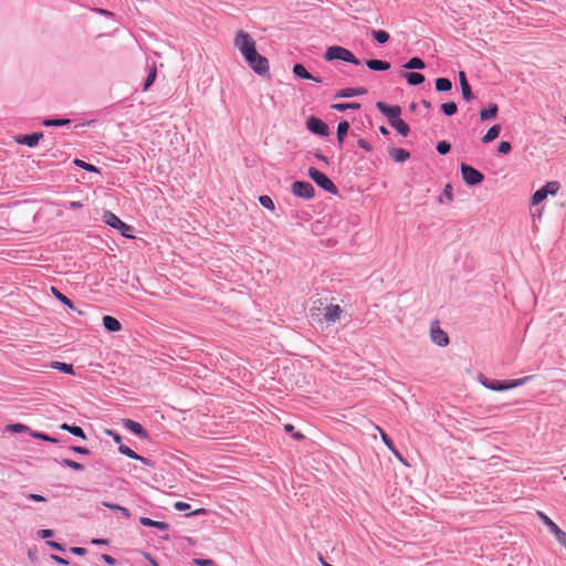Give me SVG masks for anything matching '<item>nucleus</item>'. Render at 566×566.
I'll use <instances>...</instances> for the list:
<instances>
[{"label": "nucleus", "instance_id": "nucleus-1", "mask_svg": "<svg viewBox=\"0 0 566 566\" xmlns=\"http://www.w3.org/2000/svg\"><path fill=\"white\" fill-rule=\"evenodd\" d=\"M530 378L531 377L527 376V377H523V378H518V379H514V380L501 381V380L490 379V378L485 377L483 374H479V376H478V379L481 385H483L485 388L494 390V391H503V390L516 388L521 385H524L527 380H530Z\"/></svg>", "mask_w": 566, "mask_h": 566}, {"label": "nucleus", "instance_id": "nucleus-2", "mask_svg": "<svg viewBox=\"0 0 566 566\" xmlns=\"http://www.w3.org/2000/svg\"><path fill=\"white\" fill-rule=\"evenodd\" d=\"M324 59L326 61L340 60L354 65L360 64V61L348 49L338 45L327 48Z\"/></svg>", "mask_w": 566, "mask_h": 566}, {"label": "nucleus", "instance_id": "nucleus-3", "mask_svg": "<svg viewBox=\"0 0 566 566\" xmlns=\"http://www.w3.org/2000/svg\"><path fill=\"white\" fill-rule=\"evenodd\" d=\"M234 46L240 51L243 57L254 54V51L256 50L255 41L244 31H239L237 33L234 38Z\"/></svg>", "mask_w": 566, "mask_h": 566}, {"label": "nucleus", "instance_id": "nucleus-4", "mask_svg": "<svg viewBox=\"0 0 566 566\" xmlns=\"http://www.w3.org/2000/svg\"><path fill=\"white\" fill-rule=\"evenodd\" d=\"M103 220L109 227L117 229L122 235L126 238H133V228L129 224L122 221L115 213L111 211H105L103 214Z\"/></svg>", "mask_w": 566, "mask_h": 566}, {"label": "nucleus", "instance_id": "nucleus-5", "mask_svg": "<svg viewBox=\"0 0 566 566\" xmlns=\"http://www.w3.org/2000/svg\"><path fill=\"white\" fill-rule=\"evenodd\" d=\"M308 176L325 191H328L333 195L337 193V187L324 172L317 170L314 167H310Z\"/></svg>", "mask_w": 566, "mask_h": 566}, {"label": "nucleus", "instance_id": "nucleus-6", "mask_svg": "<svg viewBox=\"0 0 566 566\" xmlns=\"http://www.w3.org/2000/svg\"><path fill=\"white\" fill-rule=\"evenodd\" d=\"M249 66L258 74H265L269 71V61L265 56L259 54L256 50L254 54L244 57Z\"/></svg>", "mask_w": 566, "mask_h": 566}, {"label": "nucleus", "instance_id": "nucleus-7", "mask_svg": "<svg viewBox=\"0 0 566 566\" xmlns=\"http://www.w3.org/2000/svg\"><path fill=\"white\" fill-rule=\"evenodd\" d=\"M460 169H461V174H462V178H463L464 182L469 186L479 185L484 179V176L482 172H480L479 170H476L475 168H473L467 164H461Z\"/></svg>", "mask_w": 566, "mask_h": 566}, {"label": "nucleus", "instance_id": "nucleus-8", "mask_svg": "<svg viewBox=\"0 0 566 566\" xmlns=\"http://www.w3.org/2000/svg\"><path fill=\"white\" fill-rule=\"evenodd\" d=\"M538 516L543 523L547 526L548 531L555 535L556 541L566 547V533L562 531L557 524H555L547 515L538 512Z\"/></svg>", "mask_w": 566, "mask_h": 566}, {"label": "nucleus", "instance_id": "nucleus-9", "mask_svg": "<svg viewBox=\"0 0 566 566\" xmlns=\"http://www.w3.org/2000/svg\"><path fill=\"white\" fill-rule=\"evenodd\" d=\"M292 192L296 197L311 199L315 195V189L307 181H294L292 184Z\"/></svg>", "mask_w": 566, "mask_h": 566}, {"label": "nucleus", "instance_id": "nucleus-10", "mask_svg": "<svg viewBox=\"0 0 566 566\" xmlns=\"http://www.w3.org/2000/svg\"><path fill=\"white\" fill-rule=\"evenodd\" d=\"M306 127L314 134L319 136H328L329 135V128L326 123H324L322 119L317 117H310L306 120Z\"/></svg>", "mask_w": 566, "mask_h": 566}, {"label": "nucleus", "instance_id": "nucleus-11", "mask_svg": "<svg viewBox=\"0 0 566 566\" xmlns=\"http://www.w3.org/2000/svg\"><path fill=\"white\" fill-rule=\"evenodd\" d=\"M376 107L378 108V111L381 114H384L388 118L390 124L392 122H395L397 118H399V116L401 114V108H400V106H397V105L388 106L384 102H377Z\"/></svg>", "mask_w": 566, "mask_h": 566}, {"label": "nucleus", "instance_id": "nucleus-12", "mask_svg": "<svg viewBox=\"0 0 566 566\" xmlns=\"http://www.w3.org/2000/svg\"><path fill=\"white\" fill-rule=\"evenodd\" d=\"M430 335L432 342L440 346H446L449 343V337L447 333L440 328L438 322L432 323L430 328Z\"/></svg>", "mask_w": 566, "mask_h": 566}, {"label": "nucleus", "instance_id": "nucleus-13", "mask_svg": "<svg viewBox=\"0 0 566 566\" xmlns=\"http://www.w3.org/2000/svg\"><path fill=\"white\" fill-rule=\"evenodd\" d=\"M343 310L339 305L331 304L324 308V318L328 323H335L340 318Z\"/></svg>", "mask_w": 566, "mask_h": 566}, {"label": "nucleus", "instance_id": "nucleus-14", "mask_svg": "<svg viewBox=\"0 0 566 566\" xmlns=\"http://www.w3.org/2000/svg\"><path fill=\"white\" fill-rule=\"evenodd\" d=\"M42 138V133H33L29 135L19 136L15 138V142L18 144L27 145L29 147H35Z\"/></svg>", "mask_w": 566, "mask_h": 566}, {"label": "nucleus", "instance_id": "nucleus-15", "mask_svg": "<svg viewBox=\"0 0 566 566\" xmlns=\"http://www.w3.org/2000/svg\"><path fill=\"white\" fill-rule=\"evenodd\" d=\"M124 427L142 439H145L148 436L144 427L132 419H125Z\"/></svg>", "mask_w": 566, "mask_h": 566}, {"label": "nucleus", "instance_id": "nucleus-16", "mask_svg": "<svg viewBox=\"0 0 566 566\" xmlns=\"http://www.w3.org/2000/svg\"><path fill=\"white\" fill-rule=\"evenodd\" d=\"M459 80H460V86H461V93L465 101L470 102L474 98L473 93L471 91V86L467 80V75L464 72L459 73Z\"/></svg>", "mask_w": 566, "mask_h": 566}, {"label": "nucleus", "instance_id": "nucleus-17", "mask_svg": "<svg viewBox=\"0 0 566 566\" xmlns=\"http://www.w3.org/2000/svg\"><path fill=\"white\" fill-rule=\"evenodd\" d=\"M389 156L396 163H403L409 159L410 154L403 148L392 147L389 149Z\"/></svg>", "mask_w": 566, "mask_h": 566}, {"label": "nucleus", "instance_id": "nucleus-18", "mask_svg": "<svg viewBox=\"0 0 566 566\" xmlns=\"http://www.w3.org/2000/svg\"><path fill=\"white\" fill-rule=\"evenodd\" d=\"M293 73L301 77V78H304V80H313L317 83H321L322 81L318 78V77H315L314 75H312L311 73L307 72V70L305 69V66L303 64H295L293 66Z\"/></svg>", "mask_w": 566, "mask_h": 566}, {"label": "nucleus", "instance_id": "nucleus-19", "mask_svg": "<svg viewBox=\"0 0 566 566\" xmlns=\"http://www.w3.org/2000/svg\"><path fill=\"white\" fill-rule=\"evenodd\" d=\"M139 522L144 526L155 527V528H158L161 531H167L170 527L169 524L166 522L154 521V520H151L149 517H145V516H142Z\"/></svg>", "mask_w": 566, "mask_h": 566}, {"label": "nucleus", "instance_id": "nucleus-20", "mask_svg": "<svg viewBox=\"0 0 566 566\" xmlns=\"http://www.w3.org/2000/svg\"><path fill=\"white\" fill-rule=\"evenodd\" d=\"M103 325L108 332H118L122 329L119 321L109 315H105L103 317Z\"/></svg>", "mask_w": 566, "mask_h": 566}, {"label": "nucleus", "instance_id": "nucleus-21", "mask_svg": "<svg viewBox=\"0 0 566 566\" xmlns=\"http://www.w3.org/2000/svg\"><path fill=\"white\" fill-rule=\"evenodd\" d=\"M367 93V90L365 87H358V88H343L336 93V97H352L356 95H364Z\"/></svg>", "mask_w": 566, "mask_h": 566}, {"label": "nucleus", "instance_id": "nucleus-22", "mask_svg": "<svg viewBox=\"0 0 566 566\" xmlns=\"http://www.w3.org/2000/svg\"><path fill=\"white\" fill-rule=\"evenodd\" d=\"M500 133H501V126L497 124L493 125L491 128H489V130L482 137L481 140L483 144H489V143L493 142L494 139H496L499 137Z\"/></svg>", "mask_w": 566, "mask_h": 566}, {"label": "nucleus", "instance_id": "nucleus-23", "mask_svg": "<svg viewBox=\"0 0 566 566\" xmlns=\"http://www.w3.org/2000/svg\"><path fill=\"white\" fill-rule=\"evenodd\" d=\"M497 111H499V108H497L496 104H494V103L490 104V106L488 108L480 111L481 120H488V119L495 118L497 115Z\"/></svg>", "mask_w": 566, "mask_h": 566}, {"label": "nucleus", "instance_id": "nucleus-24", "mask_svg": "<svg viewBox=\"0 0 566 566\" xmlns=\"http://www.w3.org/2000/svg\"><path fill=\"white\" fill-rule=\"evenodd\" d=\"M366 65L373 71H387L390 69V64L381 60H368Z\"/></svg>", "mask_w": 566, "mask_h": 566}, {"label": "nucleus", "instance_id": "nucleus-25", "mask_svg": "<svg viewBox=\"0 0 566 566\" xmlns=\"http://www.w3.org/2000/svg\"><path fill=\"white\" fill-rule=\"evenodd\" d=\"M60 428L62 430L69 431L70 433H72L75 437L82 438L84 440L86 439V434H85L84 430L78 426H70L67 423H62L60 426Z\"/></svg>", "mask_w": 566, "mask_h": 566}, {"label": "nucleus", "instance_id": "nucleus-26", "mask_svg": "<svg viewBox=\"0 0 566 566\" xmlns=\"http://www.w3.org/2000/svg\"><path fill=\"white\" fill-rule=\"evenodd\" d=\"M377 430L380 432L381 434V439L384 441V443L388 447V449H390L394 454L399 459V460H402L400 453L398 452V450L395 448V444L392 442V440L386 434V432L380 429L379 427H377Z\"/></svg>", "mask_w": 566, "mask_h": 566}, {"label": "nucleus", "instance_id": "nucleus-27", "mask_svg": "<svg viewBox=\"0 0 566 566\" xmlns=\"http://www.w3.org/2000/svg\"><path fill=\"white\" fill-rule=\"evenodd\" d=\"M405 77L410 85H420L424 82V76L421 73L410 72L406 73Z\"/></svg>", "mask_w": 566, "mask_h": 566}, {"label": "nucleus", "instance_id": "nucleus-28", "mask_svg": "<svg viewBox=\"0 0 566 566\" xmlns=\"http://www.w3.org/2000/svg\"><path fill=\"white\" fill-rule=\"evenodd\" d=\"M390 125L402 136H407L410 132L408 124L401 118H397Z\"/></svg>", "mask_w": 566, "mask_h": 566}, {"label": "nucleus", "instance_id": "nucleus-29", "mask_svg": "<svg viewBox=\"0 0 566 566\" xmlns=\"http://www.w3.org/2000/svg\"><path fill=\"white\" fill-rule=\"evenodd\" d=\"M51 292L52 294L54 295V297L56 300H59L61 303H63L64 305H66L71 310H74V304L73 302L67 297L65 296L64 294H62L56 287L52 286L51 287Z\"/></svg>", "mask_w": 566, "mask_h": 566}, {"label": "nucleus", "instance_id": "nucleus-30", "mask_svg": "<svg viewBox=\"0 0 566 566\" xmlns=\"http://www.w3.org/2000/svg\"><path fill=\"white\" fill-rule=\"evenodd\" d=\"M349 129V123L347 120H343L337 126V140L339 145L344 143V138L347 135Z\"/></svg>", "mask_w": 566, "mask_h": 566}, {"label": "nucleus", "instance_id": "nucleus-31", "mask_svg": "<svg viewBox=\"0 0 566 566\" xmlns=\"http://www.w3.org/2000/svg\"><path fill=\"white\" fill-rule=\"evenodd\" d=\"M452 88V83L449 78L439 77L436 80V90L438 92H448Z\"/></svg>", "mask_w": 566, "mask_h": 566}, {"label": "nucleus", "instance_id": "nucleus-32", "mask_svg": "<svg viewBox=\"0 0 566 566\" xmlns=\"http://www.w3.org/2000/svg\"><path fill=\"white\" fill-rule=\"evenodd\" d=\"M424 62L420 57H411L403 67L409 70H422L424 69Z\"/></svg>", "mask_w": 566, "mask_h": 566}, {"label": "nucleus", "instance_id": "nucleus-33", "mask_svg": "<svg viewBox=\"0 0 566 566\" xmlns=\"http://www.w3.org/2000/svg\"><path fill=\"white\" fill-rule=\"evenodd\" d=\"M51 367L65 374H74L73 366L71 364L52 361Z\"/></svg>", "mask_w": 566, "mask_h": 566}, {"label": "nucleus", "instance_id": "nucleus-34", "mask_svg": "<svg viewBox=\"0 0 566 566\" xmlns=\"http://www.w3.org/2000/svg\"><path fill=\"white\" fill-rule=\"evenodd\" d=\"M332 108L339 111V112H344L346 109H358V108H360V104H358V103H338V104H333Z\"/></svg>", "mask_w": 566, "mask_h": 566}, {"label": "nucleus", "instance_id": "nucleus-35", "mask_svg": "<svg viewBox=\"0 0 566 566\" xmlns=\"http://www.w3.org/2000/svg\"><path fill=\"white\" fill-rule=\"evenodd\" d=\"M373 38L380 44H384L386 43L388 40H389V34L388 32L384 31V30H374L373 31Z\"/></svg>", "mask_w": 566, "mask_h": 566}, {"label": "nucleus", "instance_id": "nucleus-36", "mask_svg": "<svg viewBox=\"0 0 566 566\" xmlns=\"http://www.w3.org/2000/svg\"><path fill=\"white\" fill-rule=\"evenodd\" d=\"M6 430L14 433H22L29 430V427L22 423H11L6 427Z\"/></svg>", "mask_w": 566, "mask_h": 566}, {"label": "nucleus", "instance_id": "nucleus-37", "mask_svg": "<svg viewBox=\"0 0 566 566\" xmlns=\"http://www.w3.org/2000/svg\"><path fill=\"white\" fill-rule=\"evenodd\" d=\"M156 76H157V70H156V66L153 65L149 70L148 76L145 81L144 91H147L150 87V85H153V83L156 80Z\"/></svg>", "mask_w": 566, "mask_h": 566}, {"label": "nucleus", "instance_id": "nucleus-38", "mask_svg": "<svg viewBox=\"0 0 566 566\" xmlns=\"http://www.w3.org/2000/svg\"><path fill=\"white\" fill-rule=\"evenodd\" d=\"M441 109L446 115L451 116L457 113L458 106L454 102H448L441 105Z\"/></svg>", "mask_w": 566, "mask_h": 566}, {"label": "nucleus", "instance_id": "nucleus-39", "mask_svg": "<svg viewBox=\"0 0 566 566\" xmlns=\"http://www.w3.org/2000/svg\"><path fill=\"white\" fill-rule=\"evenodd\" d=\"M259 202L261 206H263L264 208H266L271 211H274V209H275L274 202L270 196H266V195L260 196Z\"/></svg>", "mask_w": 566, "mask_h": 566}, {"label": "nucleus", "instance_id": "nucleus-40", "mask_svg": "<svg viewBox=\"0 0 566 566\" xmlns=\"http://www.w3.org/2000/svg\"><path fill=\"white\" fill-rule=\"evenodd\" d=\"M542 188L546 195H555L559 190V184L557 181H549Z\"/></svg>", "mask_w": 566, "mask_h": 566}, {"label": "nucleus", "instance_id": "nucleus-41", "mask_svg": "<svg viewBox=\"0 0 566 566\" xmlns=\"http://www.w3.org/2000/svg\"><path fill=\"white\" fill-rule=\"evenodd\" d=\"M74 165L84 169V170H87V171H93V172H98V168L95 167L94 165H91V164H87L85 163L84 160H81V159H75L74 160Z\"/></svg>", "mask_w": 566, "mask_h": 566}, {"label": "nucleus", "instance_id": "nucleus-42", "mask_svg": "<svg viewBox=\"0 0 566 566\" xmlns=\"http://www.w3.org/2000/svg\"><path fill=\"white\" fill-rule=\"evenodd\" d=\"M62 464L64 467H67L70 469H73L75 471H83L84 470V465L76 462V461H73V460H70V459H63L62 460Z\"/></svg>", "mask_w": 566, "mask_h": 566}, {"label": "nucleus", "instance_id": "nucleus-43", "mask_svg": "<svg viewBox=\"0 0 566 566\" xmlns=\"http://www.w3.org/2000/svg\"><path fill=\"white\" fill-rule=\"evenodd\" d=\"M547 197V195L545 193V191L543 190V188L538 189L533 196H532V203L533 205H538L539 202H542L545 198Z\"/></svg>", "mask_w": 566, "mask_h": 566}, {"label": "nucleus", "instance_id": "nucleus-44", "mask_svg": "<svg viewBox=\"0 0 566 566\" xmlns=\"http://www.w3.org/2000/svg\"><path fill=\"white\" fill-rule=\"evenodd\" d=\"M118 451L130 459L137 458V453L125 444H120Z\"/></svg>", "mask_w": 566, "mask_h": 566}, {"label": "nucleus", "instance_id": "nucleus-45", "mask_svg": "<svg viewBox=\"0 0 566 566\" xmlns=\"http://www.w3.org/2000/svg\"><path fill=\"white\" fill-rule=\"evenodd\" d=\"M70 123V119H45L44 126H63Z\"/></svg>", "mask_w": 566, "mask_h": 566}, {"label": "nucleus", "instance_id": "nucleus-46", "mask_svg": "<svg viewBox=\"0 0 566 566\" xmlns=\"http://www.w3.org/2000/svg\"><path fill=\"white\" fill-rule=\"evenodd\" d=\"M450 149H451V146L446 140L439 142L437 145V151L441 155L448 154L450 151Z\"/></svg>", "mask_w": 566, "mask_h": 566}, {"label": "nucleus", "instance_id": "nucleus-47", "mask_svg": "<svg viewBox=\"0 0 566 566\" xmlns=\"http://www.w3.org/2000/svg\"><path fill=\"white\" fill-rule=\"evenodd\" d=\"M31 436L33 438H38V439H41V440H44V441H49V442H52V443H56L57 442V439L53 438V437H50L45 433H41V432H32Z\"/></svg>", "mask_w": 566, "mask_h": 566}, {"label": "nucleus", "instance_id": "nucleus-48", "mask_svg": "<svg viewBox=\"0 0 566 566\" xmlns=\"http://www.w3.org/2000/svg\"><path fill=\"white\" fill-rule=\"evenodd\" d=\"M512 149V146L509 142H501L497 151L502 155H507Z\"/></svg>", "mask_w": 566, "mask_h": 566}, {"label": "nucleus", "instance_id": "nucleus-49", "mask_svg": "<svg viewBox=\"0 0 566 566\" xmlns=\"http://www.w3.org/2000/svg\"><path fill=\"white\" fill-rule=\"evenodd\" d=\"M46 545H49L53 549H56V551H60V552H64V546L62 544L57 543V542L48 541Z\"/></svg>", "mask_w": 566, "mask_h": 566}, {"label": "nucleus", "instance_id": "nucleus-50", "mask_svg": "<svg viewBox=\"0 0 566 566\" xmlns=\"http://www.w3.org/2000/svg\"><path fill=\"white\" fill-rule=\"evenodd\" d=\"M71 450L80 454H90V450L84 447L73 446L71 447Z\"/></svg>", "mask_w": 566, "mask_h": 566}, {"label": "nucleus", "instance_id": "nucleus-51", "mask_svg": "<svg viewBox=\"0 0 566 566\" xmlns=\"http://www.w3.org/2000/svg\"><path fill=\"white\" fill-rule=\"evenodd\" d=\"M101 557L108 565L114 566L117 563L116 559L114 557H112L111 555L103 554Z\"/></svg>", "mask_w": 566, "mask_h": 566}, {"label": "nucleus", "instance_id": "nucleus-52", "mask_svg": "<svg viewBox=\"0 0 566 566\" xmlns=\"http://www.w3.org/2000/svg\"><path fill=\"white\" fill-rule=\"evenodd\" d=\"M174 507L177 511H186V510L190 509V505L186 502H176Z\"/></svg>", "mask_w": 566, "mask_h": 566}, {"label": "nucleus", "instance_id": "nucleus-53", "mask_svg": "<svg viewBox=\"0 0 566 566\" xmlns=\"http://www.w3.org/2000/svg\"><path fill=\"white\" fill-rule=\"evenodd\" d=\"M53 534L54 533L52 530H41L38 532V535L41 538H49V537L53 536Z\"/></svg>", "mask_w": 566, "mask_h": 566}, {"label": "nucleus", "instance_id": "nucleus-54", "mask_svg": "<svg viewBox=\"0 0 566 566\" xmlns=\"http://www.w3.org/2000/svg\"><path fill=\"white\" fill-rule=\"evenodd\" d=\"M357 144H358L359 147H361L366 151H371V146H370V144L367 140L361 138V139H359L357 142Z\"/></svg>", "mask_w": 566, "mask_h": 566}, {"label": "nucleus", "instance_id": "nucleus-55", "mask_svg": "<svg viewBox=\"0 0 566 566\" xmlns=\"http://www.w3.org/2000/svg\"><path fill=\"white\" fill-rule=\"evenodd\" d=\"M51 558L55 563L61 564V565H69L70 564V562L67 559H65V558H63V557H61L59 555H51Z\"/></svg>", "mask_w": 566, "mask_h": 566}, {"label": "nucleus", "instance_id": "nucleus-56", "mask_svg": "<svg viewBox=\"0 0 566 566\" xmlns=\"http://www.w3.org/2000/svg\"><path fill=\"white\" fill-rule=\"evenodd\" d=\"M28 497H29L30 500H32V501H36V502H45V501H46V499H45L44 496H42V495H40V494H35V493H30V494L28 495Z\"/></svg>", "mask_w": 566, "mask_h": 566}, {"label": "nucleus", "instance_id": "nucleus-57", "mask_svg": "<svg viewBox=\"0 0 566 566\" xmlns=\"http://www.w3.org/2000/svg\"><path fill=\"white\" fill-rule=\"evenodd\" d=\"M73 554L75 555H78V556H84L86 554V549L83 548V547H71L70 549Z\"/></svg>", "mask_w": 566, "mask_h": 566}, {"label": "nucleus", "instance_id": "nucleus-58", "mask_svg": "<svg viewBox=\"0 0 566 566\" xmlns=\"http://www.w3.org/2000/svg\"><path fill=\"white\" fill-rule=\"evenodd\" d=\"M102 504H103V506L108 507V509H111L113 511H118L120 509V505L114 504V503H111V502H106V501L102 502Z\"/></svg>", "mask_w": 566, "mask_h": 566}, {"label": "nucleus", "instance_id": "nucleus-59", "mask_svg": "<svg viewBox=\"0 0 566 566\" xmlns=\"http://www.w3.org/2000/svg\"><path fill=\"white\" fill-rule=\"evenodd\" d=\"M134 460H138L140 461L142 463L146 464V465H150L151 464V461L145 457H142L139 454H137V458H135Z\"/></svg>", "mask_w": 566, "mask_h": 566}, {"label": "nucleus", "instance_id": "nucleus-60", "mask_svg": "<svg viewBox=\"0 0 566 566\" xmlns=\"http://www.w3.org/2000/svg\"><path fill=\"white\" fill-rule=\"evenodd\" d=\"M107 434L111 436L115 442H120V436L114 431H107Z\"/></svg>", "mask_w": 566, "mask_h": 566}, {"label": "nucleus", "instance_id": "nucleus-61", "mask_svg": "<svg viewBox=\"0 0 566 566\" xmlns=\"http://www.w3.org/2000/svg\"><path fill=\"white\" fill-rule=\"evenodd\" d=\"M118 512H120V513H122V515H123L124 517H126V518H129V517H130V513H129V511H128L126 507H124V506H120V509L118 510Z\"/></svg>", "mask_w": 566, "mask_h": 566}, {"label": "nucleus", "instance_id": "nucleus-62", "mask_svg": "<svg viewBox=\"0 0 566 566\" xmlns=\"http://www.w3.org/2000/svg\"><path fill=\"white\" fill-rule=\"evenodd\" d=\"M199 565L201 566H209V565H212L213 562L211 559H200L197 562Z\"/></svg>", "mask_w": 566, "mask_h": 566}, {"label": "nucleus", "instance_id": "nucleus-63", "mask_svg": "<svg viewBox=\"0 0 566 566\" xmlns=\"http://www.w3.org/2000/svg\"><path fill=\"white\" fill-rule=\"evenodd\" d=\"M107 543H108V541H107V539H102V538H101V539H99V538H96V539H93V541H92V544H94V545H105V544H107Z\"/></svg>", "mask_w": 566, "mask_h": 566}, {"label": "nucleus", "instance_id": "nucleus-64", "mask_svg": "<svg viewBox=\"0 0 566 566\" xmlns=\"http://www.w3.org/2000/svg\"><path fill=\"white\" fill-rule=\"evenodd\" d=\"M284 430H285V432H294V427L291 423H286L284 426Z\"/></svg>", "mask_w": 566, "mask_h": 566}]
</instances>
